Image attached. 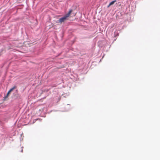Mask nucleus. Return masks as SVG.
Returning <instances> with one entry per match:
<instances>
[{
	"mask_svg": "<svg viewBox=\"0 0 160 160\" xmlns=\"http://www.w3.org/2000/svg\"><path fill=\"white\" fill-rule=\"evenodd\" d=\"M71 10L69 11L68 13L66 14L65 15L60 18L59 19V22L62 23V22L64 21L65 20L67 19L68 18L71 12Z\"/></svg>",
	"mask_w": 160,
	"mask_h": 160,
	"instance_id": "obj_1",
	"label": "nucleus"
},
{
	"mask_svg": "<svg viewBox=\"0 0 160 160\" xmlns=\"http://www.w3.org/2000/svg\"><path fill=\"white\" fill-rule=\"evenodd\" d=\"M20 140L21 141L23 139V133H22L20 135Z\"/></svg>",
	"mask_w": 160,
	"mask_h": 160,
	"instance_id": "obj_2",
	"label": "nucleus"
},
{
	"mask_svg": "<svg viewBox=\"0 0 160 160\" xmlns=\"http://www.w3.org/2000/svg\"><path fill=\"white\" fill-rule=\"evenodd\" d=\"M116 1V0H114V1H112L110 3V5H113L114 3Z\"/></svg>",
	"mask_w": 160,
	"mask_h": 160,
	"instance_id": "obj_3",
	"label": "nucleus"
},
{
	"mask_svg": "<svg viewBox=\"0 0 160 160\" xmlns=\"http://www.w3.org/2000/svg\"><path fill=\"white\" fill-rule=\"evenodd\" d=\"M16 88L15 86H14L13 88H11L9 90V92H11L14 89Z\"/></svg>",
	"mask_w": 160,
	"mask_h": 160,
	"instance_id": "obj_4",
	"label": "nucleus"
},
{
	"mask_svg": "<svg viewBox=\"0 0 160 160\" xmlns=\"http://www.w3.org/2000/svg\"><path fill=\"white\" fill-rule=\"evenodd\" d=\"M11 92H9V90L8 91V92L7 94V96L8 97L9 95V94Z\"/></svg>",
	"mask_w": 160,
	"mask_h": 160,
	"instance_id": "obj_5",
	"label": "nucleus"
},
{
	"mask_svg": "<svg viewBox=\"0 0 160 160\" xmlns=\"http://www.w3.org/2000/svg\"><path fill=\"white\" fill-rule=\"evenodd\" d=\"M58 98L59 100L60 99V96L59 95V96H58Z\"/></svg>",
	"mask_w": 160,
	"mask_h": 160,
	"instance_id": "obj_6",
	"label": "nucleus"
},
{
	"mask_svg": "<svg viewBox=\"0 0 160 160\" xmlns=\"http://www.w3.org/2000/svg\"><path fill=\"white\" fill-rule=\"evenodd\" d=\"M110 6H111V5H110V4L109 3V5L107 6V7L108 8H109Z\"/></svg>",
	"mask_w": 160,
	"mask_h": 160,
	"instance_id": "obj_7",
	"label": "nucleus"
},
{
	"mask_svg": "<svg viewBox=\"0 0 160 160\" xmlns=\"http://www.w3.org/2000/svg\"><path fill=\"white\" fill-rule=\"evenodd\" d=\"M23 152V150H22H22H21V152Z\"/></svg>",
	"mask_w": 160,
	"mask_h": 160,
	"instance_id": "obj_8",
	"label": "nucleus"
},
{
	"mask_svg": "<svg viewBox=\"0 0 160 160\" xmlns=\"http://www.w3.org/2000/svg\"><path fill=\"white\" fill-rule=\"evenodd\" d=\"M68 110H66L65 111H68Z\"/></svg>",
	"mask_w": 160,
	"mask_h": 160,
	"instance_id": "obj_9",
	"label": "nucleus"
},
{
	"mask_svg": "<svg viewBox=\"0 0 160 160\" xmlns=\"http://www.w3.org/2000/svg\"><path fill=\"white\" fill-rule=\"evenodd\" d=\"M38 119H37L36 120H36H38Z\"/></svg>",
	"mask_w": 160,
	"mask_h": 160,
	"instance_id": "obj_10",
	"label": "nucleus"
}]
</instances>
